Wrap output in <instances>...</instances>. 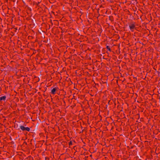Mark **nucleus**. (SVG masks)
<instances>
[{"instance_id":"nucleus-4","label":"nucleus","mask_w":160,"mask_h":160,"mask_svg":"<svg viewBox=\"0 0 160 160\" xmlns=\"http://www.w3.org/2000/svg\"><path fill=\"white\" fill-rule=\"evenodd\" d=\"M6 98V96H4L0 97V101L2 100L5 101Z\"/></svg>"},{"instance_id":"nucleus-5","label":"nucleus","mask_w":160,"mask_h":160,"mask_svg":"<svg viewBox=\"0 0 160 160\" xmlns=\"http://www.w3.org/2000/svg\"><path fill=\"white\" fill-rule=\"evenodd\" d=\"M106 48L107 50H108L110 52H111L112 51L111 49L110 48L109 46H106Z\"/></svg>"},{"instance_id":"nucleus-6","label":"nucleus","mask_w":160,"mask_h":160,"mask_svg":"<svg viewBox=\"0 0 160 160\" xmlns=\"http://www.w3.org/2000/svg\"><path fill=\"white\" fill-rule=\"evenodd\" d=\"M68 145L69 146H71L72 145V142L70 141L68 143Z\"/></svg>"},{"instance_id":"nucleus-8","label":"nucleus","mask_w":160,"mask_h":160,"mask_svg":"<svg viewBox=\"0 0 160 160\" xmlns=\"http://www.w3.org/2000/svg\"><path fill=\"white\" fill-rule=\"evenodd\" d=\"M112 18V16H110L109 17V20H111V21H112V20L111 19V18Z\"/></svg>"},{"instance_id":"nucleus-3","label":"nucleus","mask_w":160,"mask_h":160,"mask_svg":"<svg viewBox=\"0 0 160 160\" xmlns=\"http://www.w3.org/2000/svg\"><path fill=\"white\" fill-rule=\"evenodd\" d=\"M20 128L21 130L22 131H26L29 132L30 130V128L28 127H25L21 125L20 126Z\"/></svg>"},{"instance_id":"nucleus-1","label":"nucleus","mask_w":160,"mask_h":160,"mask_svg":"<svg viewBox=\"0 0 160 160\" xmlns=\"http://www.w3.org/2000/svg\"><path fill=\"white\" fill-rule=\"evenodd\" d=\"M135 24L136 22H132L128 24L129 28L132 32H133L136 29Z\"/></svg>"},{"instance_id":"nucleus-7","label":"nucleus","mask_w":160,"mask_h":160,"mask_svg":"<svg viewBox=\"0 0 160 160\" xmlns=\"http://www.w3.org/2000/svg\"><path fill=\"white\" fill-rule=\"evenodd\" d=\"M39 1H38V2H36V4L38 6V5L40 3V2H41V1L40 0H39Z\"/></svg>"},{"instance_id":"nucleus-2","label":"nucleus","mask_w":160,"mask_h":160,"mask_svg":"<svg viewBox=\"0 0 160 160\" xmlns=\"http://www.w3.org/2000/svg\"><path fill=\"white\" fill-rule=\"evenodd\" d=\"M51 93L52 94H55L56 93V92L59 91V89L58 87H52L51 88Z\"/></svg>"}]
</instances>
